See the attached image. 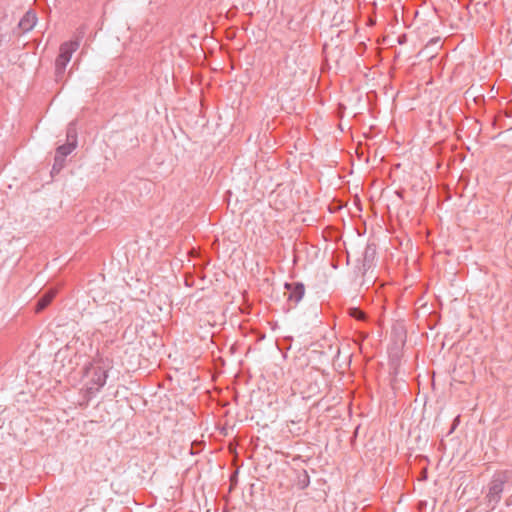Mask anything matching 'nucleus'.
Listing matches in <instances>:
<instances>
[{
	"instance_id": "obj_13",
	"label": "nucleus",
	"mask_w": 512,
	"mask_h": 512,
	"mask_svg": "<svg viewBox=\"0 0 512 512\" xmlns=\"http://www.w3.org/2000/svg\"><path fill=\"white\" fill-rule=\"evenodd\" d=\"M64 162H65L64 158H59L58 156L55 155L52 172H59L62 169V167L64 166Z\"/></svg>"
},
{
	"instance_id": "obj_10",
	"label": "nucleus",
	"mask_w": 512,
	"mask_h": 512,
	"mask_svg": "<svg viewBox=\"0 0 512 512\" xmlns=\"http://www.w3.org/2000/svg\"><path fill=\"white\" fill-rule=\"evenodd\" d=\"M72 142L77 145V132L74 122H71L67 128V143Z\"/></svg>"
},
{
	"instance_id": "obj_11",
	"label": "nucleus",
	"mask_w": 512,
	"mask_h": 512,
	"mask_svg": "<svg viewBox=\"0 0 512 512\" xmlns=\"http://www.w3.org/2000/svg\"><path fill=\"white\" fill-rule=\"evenodd\" d=\"M309 483H310V479H309V475L307 474V472L303 471L302 473H300L298 476V485L300 486V488L304 489V488L308 487Z\"/></svg>"
},
{
	"instance_id": "obj_4",
	"label": "nucleus",
	"mask_w": 512,
	"mask_h": 512,
	"mask_svg": "<svg viewBox=\"0 0 512 512\" xmlns=\"http://www.w3.org/2000/svg\"><path fill=\"white\" fill-rule=\"evenodd\" d=\"M36 23V14L33 11L29 10L20 19L18 26L23 32H29L35 27Z\"/></svg>"
},
{
	"instance_id": "obj_8",
	"label": "nucleus",
	"mask_w": 512,
	"mask_h": 512,
	"mask_svg": "<svg viewBox=\"0 0 512 512\" xmlns=\"http://www.w3.org/2000/svg\"><path fill=\"white\" fill-rule=\"evenodd\" d=\"M375 247L374 245L368 244L364 251V259H363V267L364 269H368L371 267L372 260L375 256Z\"/></svg>"
},
{
	"instance_id": "obj_6",
	"label": "nucleus",
	"mask_w": 512,
	"mask_h": 512,
	"mask_svg": "<svg viewBox=\"0 0 512 512\" xmlns=\"http://www.w3.org/2000/svg\"><path fill=\"white\" fill-rule=\"evenodd\" d=\"M56 290L55 289H49L47 290L37 301V305H36V311L39 312V311H42L44 308H46L49 303L52 301V299L55 297L56 295Z\"/></svg>"
},
{
	"instance_id": "obj_3",
	"label": "nucleus",
	"mask_w": 512,
	"mask_h": 512,
	"mask_svg": "<svg viewBox=\"0 0 512 512\" xmlns=\"http://www.w3.org/2000/svg\"><path fill=\"white\" fill-rule=\"evenodd\" d=\"M285 288L288 291V301L293 302L294 305L298 304L305 294V287L300 282L285 283Z\"/></svg>"
},
{
	"instance_id": "obj_7",
	"label": "nucleus",
	"mask_w": 512,
	"mask_h": 512,
	"mask_svg": "<svg viewBox=\"0 0 512 512\" xmlns=\"http://www.w3.org/2000/svg\"><path fill=\"white\" fill-rule=\"evenodd\" d=\"M68 63H69V60H67V58L60 57L58 55V57L56 58V61H55V79H56V81L62 80Z\"/></svg>"
},
{
	"instance_id": "obj_1",
	"label": "nucleus",
	"mask_w": 512,
	"mask_h": 512,
	"mask_svg": "<svg viewBox=\"0 0 512 512\" xmlns=\"http://www.w3.org/2000/svg\"><path fill=\"white\" fill-rule=\"evenodd\" d=\"M512 484V471H500L493 475L490 483L488 484V491L486 494L487 506L490 510H494L500 502L502 492L506 486Z\"/></svg>"
},
{
	"instance_id": "obj_2",
	"label": "nucleus",
	"mask_w": 512,
	"mask_h": 512,
	"mask_svg": "<svg viewBox=\"0 0 512 512\" xmlns=\"http://www.w3.org/2000/svg\"><path fill=\"white\" fill-rule=\"evenodd\" d=\"M107 368L99 362L91 363L85 369V378L87 379V389L90 393L99 391L107 380Z\"/></svg>"
},
{
	"instance_id": "obj_9",
	"label": "nucleus",
	"mask_w": 512,
	"mask_h": 512,
	"mask_svg": "<svg viewBox=\"0 0 512 512\" xmlns=\"http://www.w3.org/2000/svg\"><path fill=\"white\" fill-rule=\"evenodd\" d=\"M75 145L72 142L63 144L56 149V156L59 158H66L75 149Z\"/></svg>"
},
{
	"instance_id": "obj_5",
	"label": "nucleus",
	"mask_w": 512,
	"mask_h": 512,
	"mask_svg": "<svg viewBox=\"0 0 512 512\" xmlns=\"http://www.w3.org/2000/svg\"><path fill=\"white\" fill-rule=\"evenodd\" d=\"M79 43L77 41L65 42L60 46V57H65L67 60H71L72 54L78 49Z\"/></svg>"
},
{
	"instance_id": "obj_12",
	"label": "nucleus",
	"mask_w": 512,
	"mask_h": 512,
	"mask_svg": "<svg viewBox=\"0 0 512 512\" xmlns=\"http://www.w3.org/2000/svg\"><path fill=\"white\" fill-rule=\"evenodd\" d=\"M349 315L357 320H365L366 315L359 308H350Z\"/></svg>"
}]
</instances>
